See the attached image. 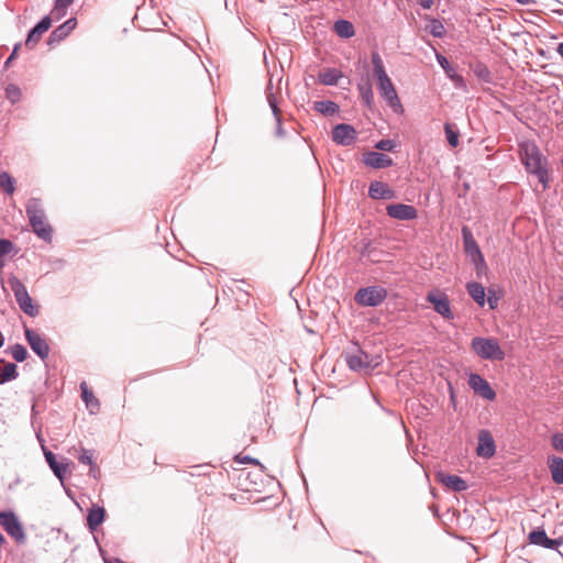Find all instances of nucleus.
Segmentation results:
<instances>
[{
    "instance_id": "nucleus-1",
    "label": "nucleus",
    "mask_w": 563,
    "mask_h": 563,
    "mask_svg": "<svg viewBox=\"0 0 563 563\" xmlns=\"http://www.w3.org/2000/svg\"><path fill=\"white\" fill-rule=\"evenodd\" d=\"M519 156L528 175L534 176L545 190L550 187V163L534 141L519 143Z\"/></svg>"
},
{
    "instance_id": "nucleus-2",
    "label": "nucleus",
    "mask_w": 563,
    "mask_h": 563,
    "mask_svg": "<svg viewBox=\"0 0 563 563\" xmlns=\"http://www.w3.org/2000/svg\"><path fill=\"white\" fill-rule=\"evenodd\" d=\"M373 65V74L377 80V89L380 97L386 101L388 107L397 114H402L405 109L400 102L396 88L386 73L383 59L378 52L373 51L371 54Z\"/></svg>"
},
{
    "instance_id": "nucleus-3",
    "label": "nucleus",
    "mask_w": 563,
    "mask_h": 563,
    "mask_svg": "<svg viewBox=\"0 0 563 563\" xmlns=\"http://www.w3.org/2000/svg\"><path fill=\"white\" fill-rule=\"evenodd\" d=\"M8 283L13 291L19 308L29 317H36L40 313V307L29 295L25 285L14 275L9 276Z\"/></svg>"
},
{
    "instance_id": "nucleus-4",
    "label": "nucleus",
    "mask_w": 563,
    "mask_h": 563,
    "mask_svg": "<svg viewBox=\"0 0 563 563\" xmlns=\"http://www.w3.org/2000/svg\"><path fill=\"white\" fill-rule=\"evenodd\" d=\"M471 347L482 360L503 361L505 358V352L495 338L474 336Z\"/></svg>"
},
{
    "instance_id": "nucleus-5",
    "label": "nucleus",
    "mask_w": 563,
    "mask_h": 563,
    "mask_svg": "<svg viewBox=\"0 0 563 563\" xmlns=\"http://www.w3.org/2000/svg\"><path fill=\"white\" fill-rule=\"evenodd\" d=\"M388 296L387 289L380 286H367L356 290L354 301L362 307L375 308L382 305Z\"/></svg>"
},
{
    "instance_id": "nucleus-6",
    "label": "nucleus",
    "mask_w": 563,
    "mask_h": 563,
    "mask_svg": "<svg viewBox=\"0 0 563 563\" xmlns=\"http://www.w3.org/2000/svg\"><path fill=\"white\" fill-rule=\"evenodd\" d=\"M0 526L19 544L26 542L24 527L13 510L0 511Z\"/></svg>"
},
{
    "instance_id": "nucleus-7",
    "label": "nucleus",
    "mask_w": 563,
    "mask_h": 563,
    "mask_svg": "<svg viewBox=\"0 0 563 563\" xmlns=\"http://www.w3.org/2000/svg\"><path fill=\"white\" fill-rule=\"evenodd\" d=\"M344 358L347 367L357 373L372 371L378 365L373 364L372 356L362 349H357L355 353H346Z\"/></svg>"
},
{
    "instance_id": "nucleus-8",
    "label": "nucleus",
    "mask_w": 563,
    "mask_h": 563,
    "mask_svg": "<svg viewBox=\"0 0 563 563\" xmlns=\"http://www.w3.org/2000/svg\"><path fill=\"white\" fill-rule=\"evenodd\" d=\"M24 336L31 350L42 360L45 361L49 355V345L36 331L24 325Z\"/></svg>"
},
{
    "instance_id": "nucleus-9",
    "label": "nucleus",
    "mask_w": 563,
    "mask_h": 563,
    "mask_svg": "<svg viewBox=\"0 0 563 563\" xmlns=\"http://www.w3.org/2000/svg\"><path fill=\"white\" fill-rule=\"evenodd\" d=\"M332 141L341 146H350L357 139V132L352 124L338 123L332 128Z\"/></svg>"
},
{
    "instance_id": "nucleus-10",
    "label": "nucleus",
    "mask_w": 563,
    "mask_h": 563,
    "mask_svg": "<svg viewBox=\"0 0 563 563\" xmlns=\"http://www.w3.org/2000/svg\"><path fill=\"white\" fill-rule=\"evenodd\" d=\"M530 544L549 550H558L563 544V537L551 539L542 527L532 529L528 534Z\"/></svg>"
},
{
    "instance_id": "nucleus-11",
    "label": "nucleus",
    "mask_w": 563,
    "mask_h": 563,
    "mask_svg": "<svg viewBox=\"0 0 563 563\" xmlns=\"http://www.w3.org/2000/svg\"><path fill=\"white\" fill-rule=\"evenodd\" d=\"M467 384L470 388L482 398L493 401L496 398V391L490 384L477 373L468 375Z\"/></svg>"
},
{
    "instance_id": "nucleus-12",
    "label": "nucleus",
    "mask_w": 563,
    "mask_h": 563,
    "mask_svg": "<svg viewBox=\"0 0 563 563\" xmlns=\"http://www.w3.org/2000/svg\"><path fill=\"white\" fill-rule=\"evenodd\" d=\"M426 300L431 303L433 310L445 320L454 319V314L451 310V302L445 294H437L434 291H430L428 292Z\"/></svg>"
},
{
    "instance_id": "nucleus-13",
    "label": "nucleus",
    "mask_w": 563,
    "mask_h": 563,
    "mask_svg": "<svg viewBox=\"0 0 563 563\" xmlns=\"http://www.w3.org/2000/svg\"><path fill=\"white\" fill-rule=\"evenodd\" d=\"M42 451L48 467L56 476V478L63 483L66 478L68 467L71 462H69L67 459H63V461L59 462L56 454L48 450L45 445H42Z\"/></svg>"
},
{
    "instance_id": "nucleus-14",
    "label": "nucleus",
    "mask_w": 563,
    "mask_h": 563,
    "mask_svg": "<svg viewBox=\"0 0 563 563\" xmlns=\"http://www.w3.org/2000/svg\"><path fill=\"white\" fill-rule=\"evenodd\" d=\"M386 213L389 218L400 221H410L418 218V210L415 206L401 202L387 205Z\"/></svg>"
},
{
    "instance_id": "nucleus-15",
    "label": "nucleus",
    "mask_w": 563,
    "mask_h": 563,
    "mask_svg": "<svg viewBox=\"0 0 563 563\" xmlns=\"http://www.w3.org/2000/svg\"><path fill=\"white\" fill-rule=\"evenodd\" d=\"M477 440L476 454L484 459L493 457L496 453V444L490 431L486 429L479 430Z\"/></svg>"
},
{
    "instance_id": "nucleus-16",
    "label": "nucleus",
    "mask_w": 563,
    "mask_h": 563,
    "mask_svg": "<svg viewBox=\"0 0 563 563\" xmlns=\"http://www.w3.org/2000/svg\"><path fill=\"white\" fill-rule=\"evenodd\" d=\"M265 95H266V100L268 102V106L272 110V113L274 115V119L276 121V135L278 137H285L286 135V132L285 130L283 129V124H282V111L278 107V102H277V98L273 91V82H272V79H269L267 86H266V89H265Z\"/></svg>"
},
{
    "instance_id": "nucleus-17",
    "label": "nucleus",
    "mask_w": 563,
    "mask_h": 563,
    "mask_svg": "<svg viewBox=\"0 0 563 563\" xmlns=\"http://www.w3.org/2000/svg\"><path fill=\"white\" fill-rule=\"evenodd\" d=\"M53 21H55L49 14L44 15L33 27L27 31L25 45L33 47L40 42L42 35L49 30Z\"/></svg>"
},
{
    "instance_id": "nucleus-18",
    "label": "nucleus",
    "mask_w": 563,
    "mask_h": 563,
    "mask_svg": "<svg viewBox=\"0 0 563 563\" xmlns=\"http://www.w3.org/2000/svg\"><path fill=\"white\" fill-rule=\"evenodd\" d=\"M368 197L373 200H391L397 197V192L388 184L373 180L368 187Z\"/></svg>"
},
{
    "instance_id": "nucleus-19",
    "label": "nucleus",
    "mask_w": 563,
    "mask_h": 563,
    "mask_svg": "<svg viewBox=\"0 0 563 563\" xmlns=\"http://www.w3.org/2000/svg\"><path fill=\"white\" fill-rule=\"evenodd\" d=\"M76 26L77 19L74 16L69 18L63 24L58 25L51 32L47 38V44L53 46L55 44L60 43L76 29Z\"/></svg>"
},
{
    "instance_id": "nucleus-20",
    "label": "nucleus",
    "mask_w": 563,
    "mask_h": 563,
    "mask_svg": "<svg viewBox=\"0 0 563 563\" xmlns=\"http://www.w3.org/2000/svg\"><path fill=\"white\" fill-rule=\"evenodd\" d=\"M362 162L371 168L380 169L390 167L394 164V161L388 155L377 152V151H367L363 154Z\"/></svg>"
},
{
    "instance_id": "nucleus-21",
    "label": "nucleus",
    "mask_w": 563,
    "mask_h": 563,
    "mask_svg": "<svg viewBox=\"0 0 563 563\" xmlns=\"http://www.w3.org/2000/svg\"><path fill=\"white\" fill-rule=\"evenodd\" d=\"M437 479L444 487L454 493H461L468 488V485L464 478L455 474H446L444 472L437 473Z\"/></svg>"
},
{
    "instance_id": "nucleus-22",
    "label": "nucleus",
    "mask_w": 563,
    "mask_h": 563,
    "mask_svg": "<svg viewBox=\"0 0 563 563\" xmlns=\"http://www.w3.org/2000/svg\"><path fill=\"white\" fill-rule=\"evenodd\" d=\"M106 518L107 511L104 507L92 504L91 507L88 508L86 517L88 530L90 532L97 531V529L104 522Z\"/></svg>"
},
{
    "instance_id": "nucleus-23",
    "label": "nucleus",
    "mask_w": 563,
    "mask_h": 563,
    "mask_svg": "<svg viewBox=\"0 0 563 563\" xmlns=\"http://www.w3.org/2000/svg\"><path fill=\"white\" fill-rule=\"evenodd\" d=\"M25 213L29 222L46 219V213L42 200L36 197H32L27 200L25 205Z\"/></svg>"
},
{
    "instance_id": "nucleus-24",
    "label": "nucleus",
    "mask_w": 563,
    "mask_h": 563,
    "mask_svg": "<svg viewBox=\"0 0 563 563\" xmlns=\"http://www.w3.org/2000/svg\"><path fill=\"white\" fill-rule=\"evenodd\" d=\"M463 249L466 257L476 255L481 251L478 243L476 242L472 230L467 225H463L461 229Z\"/></svg>"
},
{
    "instance_id": "nucleus-25",
    "label": "nucleus",
    "mask_w": 563,
    "mask_h": 563,
    "mask_svg": "<svg viewBox=\"0 0 563 563\" xmlns=\"http://www.w3.org/2000/svg\"><path fill=\"white\" fill-rule=\"evenodd\" d=\"M33 233L44 242L51 243L53 240V228L46 219L29 222Z\"/></svg>"
},
{
    "instance_id": "nucleus-26",
    "label": "nucleus",
    "mask_w": 563,
    "mask_h": 563,
    "mask_svg": "<svg viewBox=\"0 0 563 563\" xmlns=\"http://www.w3.org/2000/svg\"><path fill=\"white\" fill-rule=\"evenodd\" d=\"M548 467L554 484H563V457L551 455L548 457Z\"/></svg>"
},
{
    "instance_id": "nucleus-27",
    "label": "nucleus",
    "mask_w": 563,
    "mask_h": 563,
    "mask_svg": "<svg viewBox=\"0 0 563 563\" xmlns=\"http://www.w3.org/2000/svg\"><path fill=\"white\" fill-rule=\"evenodd\" d=\"M356 252L362 258H367L371 262H378L380 251L373 245L371 240H364L355 246Z\"/></svg>"
},
{
    "instance_id": "nucleus-28",
    "label": "nucleus",
    "mask_w": 563,
    "mask_h": 563,
    "mask_svg": "<svg viewBox=\"0 0 563 563\" xmlns=\"http://www.w3.org/2000/svg\"><path fill=\"white\" fill-rule=\"evenodd\" d=\"M19 376L16 364L0 358V385L14 380Z\"/></svg>"
},
{
    "instance_id": "nucleus-29",
    "label": "nucleus",
    "mask_w": 563,
    "mask_h": 563,
    "mask_svg": "<svg viewBox=\"0 0 563 563\" xmlns=\"http://www.w3.org/2000/svg\"><path fill=\"white\" fill-rule=\"evenodd\" d=\"M466 290L470 297L479 306L484 307L486 302L485 287L477 282H468L466 284Z\"/></svg>"
},
{
    "instance_id": "nucleus-30",
    "label": "nucleus",
    "mask_w": 563,
    "mask_h": 563,
    "mask_svg": "<svg viewBox=\"0 0 563 563\" xmlns=\"http://www.w3.org/2000/svg\"><path fill=\"white\" fill-rule=\"evenodd\" d=\"M333 30L341 38H351L355 35V29L352 22L345 19H339L334 22Z\"/></svg>"
},
{
    "instance_id": "nucleus-31",
    "label": "nucleus",
    "mask_w": 563,
    "mask_h": 563,
    "mask_svg": "<svg viewBox=\"0 0 563 563\" xmlns=\"http://www.w3.org/2000/svg\"><path fill=\"white\" fill-rule=\"evenodd\" d=\"M80 391H81V395H80L81 399L86 404V406L90 410V412L95 413L97 410H99L100 402L93 396V393L89 389L86 382L80 383Z\"/></svg>"
},
{
    "instance_id": "nucleus-32",
    "label": "nucleus",
    "mask_w": 563,
    "mask_h": 563,
    "mask_svg": "<svg viewBox=\"0 0 563 563\" xmlns=\"http://www.w3.org/2000/svg\"><path fill=\"white\" fill-rule=\"evenodd\" d=\"M313 109L325 117H332L340 111L339 104L332 100L316 101Z\"/></svg>"
},
{
    "instance_id": "nucleus-33",
    "label": "nucleus",
    "mask_w": 563,
    "mask_h": 563,
    "mask_svg": "<svg viewBox=\"0 0 563 563\" xmlns=\"http://www.w3.org/2000/svg\"><path fill=\"white\" fill-rule=\"evenodd\" d=\"M341 77L342 73L336 68H327L318 75L319 81L324 86L338 85Z\"/></svg>"
},
{
    "instance_id": "nucleus-34",
    "label": "nucleus",
    "mask_w": 563,
    "mask_h": 563,
    "mask_svg": "<svg viewBox=\"0 0 563 563\" xmlns=\"http://www.w3.org/2000/svg\"><path fill=\"white\" fill-rule=\"evenodd\" d=\"M357 88H358L360 95L362 97V101L364 102V104L366 107L371 108L373 104V101H374V92H373V86H372L369 78L363 79L357 85Z\"/></svg>"
},
{
    "instance_id": "nucleus-35",
    "label": "nucleus",
    "mask_w": 563,
    "mask_h": 563,
    "mask_svg": "<svg viewBox=\"0 0 563 563\" xmlns=\"http://www.w3.org/2000/svg\"><path fill=\"white\" fill-rule=\"evenodd\" d=\"M474 75L486 84H494L495 77L493 73L489 70L488 66L482 62H477L473 66Z\"/></svg>"
},
{
    "instance_id": "nucleus-36",
    "label": "nucleus",
    "mask_w": 563,
    "mask_h": 563,
    "mask_svg": "<svg viewBox=\"0 0 563 563\" xmlns=\"http://www.w3.org/2000/svg\"><path fill=\"white\" fill-rule=\"evenodd\" d=\"M73 2H74V0H55L53 10L49 15L55 21L60 20L62 18H64L67 14V9Z\"/></svg>"
},
{
    "instance_id": "nucleus-37",
    "label": "nucleus",
    "mask_w": 563,
    "mask_h": 563,
    "mask_svg": "<svg viewBox=\"0 0 563 563\" xmlns=\"http://www.w3.org/2000/svg\"><path fill=\"white\" fill-rule=\"evenodd\" d=\"M4 353L10 354L19 363L24 362L29 356V352H27L26 347L21 343H15V344L9 346L4 351Z\"/></svg>"
},
{
    "instance_id": "nucleus-38",
    "label": "nucleus",
    "mask_w": 563,
    "mask_h": 563,
    "mask_svg": "<svg viewBox=\"0 0 563 563\" xmlns=\"http://www.w3.org/2000/svg\"><path fill=\"white\" fill-rule=\"evenodd\" d=\"M437 60L439 65L442 67V69L445 71V74L454 81H463V78L461 75L455 74L454 68L451 66L448 58L443 55L438 54Z\"/></svg>"
},
{
    "instance_id": "nucleus-39",
    "label": "nucleus",
    "mask_w": 563,
    "mask_h": 563,
    "mask_svg": "<svg viewBox=\"0 0 563 563\" xmlns=\"http://www.w3.org/2000/svg\"><path fill=\"white\" fill-rule=\"evenodd\" d=\"M444 133L446 141L451 147H456L460 143V132L459 130L450 122L444 123Z\"/></svg>"
},
{
    "instance_id": "nucleus-40",
    "label": "nucleus",
    "mask_w": 563,
    "mask_h": 563,
    "mask_svg": "<svg viewBox=\"0 0 563 563\" xmlns=\"http://www.w3.org/2000/svg\"><path fill=\"white\" fill-rule=\"evenodd\" d=\"M0 188L7 195H13L15 190V179L7 172L0 173Z\"/></svg>"
},
{
    "instance_id": "nucleus-41",
    "label": "nucleus",
    "mask_w": 563,
    "mask_h": 563,
    "mask_svg": "<svg viewBox=\"0 0 563 563\" xmlns=\"http://www.w3.org/2000/svg\"><path fill=\"white\" fill-rule=\"evenodd\" d=\"M468 260L474 265L476 275L481 277L482 274L487 269V264L482 251L476 253V255L470 256Z\"/></svg>"
},
{
    "instance_id": "nucleus-42",
    "label": "nucleus",
    "mask_w": 563,
    "mask_h": 563,
    "mask_svg": "<svg viewBox=\"0 0 563 563\" xmlns=\"http://www.w3.org/2000/svg\"><path fill=\"white\" fill-rule=\"evenodd\" d=\"M14 250V244L12 241L5 238L0 239V268L5 265V256L9 255Z\"/></svg>"
},
{
    "instance_id": "nucleus-43",
    "label": "nucleus",
    "mask_w": 563,
    "mask_h": 563,
    "mask_svg": "<svg viewBox=\"0 0 563 563\" xmlns=\"http://www.w3.org/2000/svg\"><path fill=\"white\" fill-rule=\"evenodd\" d=\"M22 91L20 87L15 84H9L5 87V98L10 103L15 104L21 100Z\"/></svg>"
},
{
    "instance_id": "nucleus-44",
    "label": "nucleus",
    "mask_w": 563,
    "mask_h": 563,
    "mask_svg": "<svg viewBox=\"0 0 563 563\" xmlns=\"http://www.w3.org/2000/svg\"><path fill=\"white\" fill-rule=\"evenodd\" d=\"M428 29L430 34L437 38H442L446 32L442 22L435 18L430 19V24L428 25Z\"/></svg>"
},
{
    "instance_id": "nucleus-45",
    "label": "nucleus",
    "mask_w": 563,
    "mask_h": 563,
    "mask_svg": "<svg viewBox=\"0 0 563 563\" xmlns=\"http://www.w3.org/2000/svg\"><path fill=\"white\" fill-rule=\"evenodd\" d=\"M374 147L383 152H395L397 143L391 139H382L375 143Z\"/></svg>"
},
{
    "instance_id": "nucleus-46",
    "label": "nucleus",
    "mask_w": 563,
    "mask_h": 563,
    "mask_svg": "<svg viewBox=\"0 0 563 563\" xmlns=\"http://www.w3.org/2000/svg\"><path fill=\"white\" fill-rule=\"evenodd\" d=\"M78 461L81 464H86V465L91 466V471H95L97 468V465L93 462L92 452L90 450L81 449V452H80V454L78 456Z\"/></svg>"
},
{
    "instance_id": "nucleus-47",
    "label": "nucleus",
    "mask_w": 563,
    "mask_h": 563,
    "mask_svg": "<svg viewBox=\"0 0 563 563\" xmlns=\"http://www.w3.org/2000/svg\"><path fill=\"white\" fill-rule=\"evenodd\" d=\"M551 445L554 450L563 452V432H555L552 434Z\"/></svg>"
},
{
    "instance_id": "nucleus-48",
    "label": "nucleus",
    "mask_w": 563,
    "mask_h": 563,
    "mask_svg": "<svg viewBox=\"0 0 563 563\" xmlns=\"http://www.w3.org/2000/svg\"><path fill=\"white\" fill-rule=\"evenodd\" d=\"M235 461L239 463H242V464L249 463V464L258 465L261 468H264V465L257 459L249 456V455H245L243 457H240V455H236Z\"/></svg>"
},
{
    "instance_id": "nucleus-49",
    "label": "nucleus",
    "mask_w": 563,
    "mask_h": 563,
    "mask_svg": "<svg viewBox=\"0 0 563 563\" xmlns=\"http://www.w3.org/2000/svg\"><path fill=\"white\" fill-rule=\"evenodd\" d=\"M488 306L490 309H496L498 303V297L496 296V292L494 289H488V297L486 299Z\"/></svg>"
},
{
    "instance_id": "nucleus-50",
    "label": "nucleus",
    "mask_w": 563,
    "mask_h": 563,
    "mask_svg": "<svg viewBox=\"0 0 563 563\" xmlns=\"http://www.w3.org/2000/svg\"><path fill=\"white\" fill-rule=\"evenodd\" d=\"M21 48V43H16L14 46H13V49L11 52V54L9 55V57L7 58V60L4 62V68H8L9 65L18 57V54H19V49Z\"/></svg>"
},
{
    "instance_id": "nucleus-51",
    "label": "nucleus",
    "mask_w": 563,
    "mask_h": 563,
    "mask_svg": "<svg viewBox=\"0 0 563 563\" xmlns=\"http://www.w3.org/2000/svg\"><path fill=\"white\" fill-rule=\"evenodd\" d=\"M434 0H418V4L426 10L431 9Z\"/></svg>"
},
{
    "instance_id": "nucleus-52",
    "label": "nucleus",
    "mask_w": 563,
    "mask_h": 563,
    "mask_svg": "<svg viewBox=\"0 0 563 563\" xmlns=\"http://www.w3.org/2000/svg\"><path fill=\"white\" fill-rule=\"evenodd\" d=\"M104 563H125V562H123L122 560H120L118 558H111V559L104 560Z\"/></svg>"
},
{
    "instance_id": "nucleus-53",
    "label": "nucleus",
    "mask_w": 563,
    "mask_h": 563,
    "mask_svg": "<svg viewBox=\"0 0 563 563\" xmlns=\"http://www.w3.org/2000/svg\"><path fill=\"white\" fill-rule=\"evenodd\" d=\"M556 52L563 58V42L558 44Z\"/></svg>"
},
{
    "instance_id": "nucleus-54",
    "label": "nucleus",
    "mask_w": 563,
    "mask_h": 563,
    "mask_svg": "<svg viewBox=\"0 0 563 563\" xmlns=\"http://www.w3.org/2000/svg\"><path fill=\"white\" fill-rule=\"evenodd\" d=\"M100 473V470L97 467L95 471H91V467L89 468V475L93 476L95 478H97V474Z\"/></svg>"
},
{
    "instance_id": "nucleus-55",
    "label": "nucleus",
    "mask_w": 563,
    "mask_h": 563,
    "mask_svg": "<svg viewBox=\"0 0 563 563\" xmlns=\"http://www.w3.org/2000/svg\"><path fill=\"white\" fill-rule=\"evenodd\" d=\"M36 438H37L38 442L41 443V446H42V445H45V444H44V443H45V440L43 439V437H42V434H41V433H36Z\"/></svg>"
},
{
    "instance_id": "nucleus-56",
    "label": "nucleus",
    "mask_w": 563,
    "mask_h": 563,
    "mask_svg": "<svg viewBox=\"0 0 563 563\" xmlns=\"http://www.w3.org/2000/svg\"><path fill=\"white\" fill-rule=\"evenodd\" d=\"M4 342H5V338H4L3 333L0 331V349L4 345Z\"/></svg>"
},
{
    "instance_id": "nucleus-57",
    "label": "nucleus",
    "mask_w": 563,
    "mask_h": 563,
    "mask_svg": "<svg viewBox=\"0 0 563 563\" xmlns=\"http://www.w3.org/2000/svg\"><path fill=\"white\" fill-rule=\"evenodd\" d=\"M520 4H528L530 3V0H516Z\"/></svg>"
}]
</instances>
